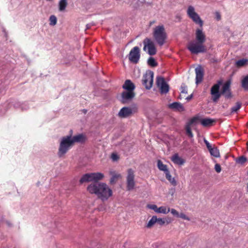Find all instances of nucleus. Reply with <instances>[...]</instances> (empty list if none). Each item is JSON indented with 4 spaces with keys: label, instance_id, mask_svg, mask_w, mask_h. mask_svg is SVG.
<instances>
[{
    "label": "nucleus",
    "instance_id": "f257e3e1",
    "mask_svg": "<svg viewBox=\"0 0 248 248\" xmlns=\"http://www.w3.org/2000/svg\"><path fill=\"white\" fill-rule=\"evenodd\" d=\"M87 191L91 194H95L102 202L106 201L112 195V191L105 183L90 184L87 187Z\"/></svg>",
    "mask_w": 248,
    "mask_h": 248
},
{
    "label": "nucleus",
    "instance_id": "72a5a7b5",
    "mask_svg": "<svg viewBox=\"0 0 248 248\" xmlns=\"http://www.w3.org/2000/svg\"><path fill=\"white\" fill-rule=\"evenodd\" d=\"M241 107V103L239 102H236L235 106L232 108L231 113H232L237 112V110L240 108Z\"/></svg>",
    "mask_w": 248,
    "mask_h": 248
},
{
    "label": "nucleus",
    "instance_id": "de8ad7c7",
    "mask_svg": "<svg viewBox=\"0 0 248 248\" xmlns=\"http://www.w3.org/2000/svg\"><path fill=\"white\" fill-rule=\"evenodd\" d=\"M193 97V94H190V95L188 96L187 97H186V99L187 101H189L190 100V99H192V98Z\"/></svg>",
    "mask_w": 248,
    "mask_h": 248
},
{
    "label": "nucleus",
    "instance_id": "4468645a",
    "mask_svg": "<svg viewBox=\"0 0 248 248\" xmlns=\"http://www.w3.org/2000/svg\"><path fill=\"white\" fill-rule=\"evenodd\" d=\"M132 114V109L129 107H124L119 111L118 116L122 118H127Z\"/></svg>",
    "mask_w": 248,
    "mask_h": 248
},
{
    "label": "nucleus",
    "instance_id": "f8f14e48",
    "mask_svg": "<svg viewBox=\"0 0 248 248\" xmlns=\"http://www.w3.org/2000/svg\"><path fill=\"white\" fill-rule=\"evenodd\" d=\"M135 95L134 92L124 91L121 93L120 101L124 104L129 103L134 98Z\"/></svg>",
    "mask_w": 248,
    "mask_h": 248
},
{
    "label": "nucleus",
    "instance_id": "37998d69",
    "mask_svg": "<svg viewBox=\"0 0 248 248\" xmlns=\"http://www.w3.org/2000/svg\"><path fill=\"white\" fill-rule=\"evenodd\" d=\"M171 213L177 217H178V216L179 215V213L174 209H171Z\"/></svg>",
    "mask_w": 248,
    "mask_h": 248
},
{
    "label": "nucleus",
    "instance_id": "1a4fd4ad",
    "mask_svg": "<svg viewBox=\"0 0 248 248\" xmlns=\"http://www.w3.org/2000/svg\"><path fill=\"white\" fill-rule=\"evenodd\" d=\"M144 45L143 50H146V48L148 49V53L150 55H154L156 53V49L155 44L150 38H146L143 41Z\"/></svg>",
    "mask_w": 248,
    "mask_h": 248
},
{
    "label": "nucleus",
    "instance_id": "a211bd4d",
    "mask_svg": "<svg viewBox=\"0 0 248 248\" xmlns=\"http://www.w3.org/2000/svg\"><path fill=\"white\" fill-rule=\"evenodd\" d=\"M169 108L174 110L183 111L185 110L184 107L183 105L179 102H173L169 105Z\"/></svg>",
    "mask_w": 248,
    "mask_h": 248
},
{
    "label": "nucleus",
    "instance_id": "423d86ee",
    "mask_svg": "<svg viewBox=\"0 0 248 248\" xmlns=\"http://www.w3.org/2000/svg\"><path fill=\"white\" fill-rule=\"evenodd\" d=\"M231 81L228 80L223 85L221 91H219L218 97L215 98L214 96L211 97V100L214 103H217L221 95H223L226 99H231L232 97L231 90Z\"/></svg>",
    "mask_w": 248,
    "mask_h": 248
},
{
    "label": "nucleus",
    "instance_id": "a878e982",
    "mask_svg": "<svg viewBox=\"0 0 248 248\" xmlns=\"http://www.w3.org/2000/svg\"><path fill=\"white\" fill-rule=\"evenodd\" d=\"M247 160V158L244 155L239 156L235 159L236 163L240 164L241 165H244Z\"/></svg>",
    "mask_w": 248,
    "mask_h": 248
},
{
    "label": "nucleus",
    "instance_id": "2eb2a0df",
    "mask_svg": "<svg viewBox=\"0 0 248 248\" xmlns=\"http://www.w3.org/2000/svg\"><path fill=\"white\" fill-rule=\"evenodd\" d=\"M196 83L197 84L201 82L203 79L204 71L202 66L199 65L195 68Z\"/></svg>",
    "mask_w": 248,
    "mask_h": 248
},
{
    "label": "nucleus",
    "instance_id": "864d4df0",
    "mask_svg": "<svg viewBox=\"0 0 248 248\" xmlns=\"http://www.w3.org/2000/svg\"><path fill=\"white\" fill-rule=\"evenodd\" d=\"M179 98L180 99H181V98H182V95H179Z\"/></svg>",
    "mask_w": 248,
    "mask_h": 248
},
{
    "label": "nucleus",
    "instance_id": "a19ab883",
    "mask_svg": "<svg viewBox=\"0 0 248 248\" xmlns=\"http://www.w3.org/2000/svg\"><path fill=\"white\" fill-rule=\"evenodd\" d=\"M119 156L115 153H112L111 155V158L114 161H117L119 159Z\"/></svg>",
    "mask_w": 248,
    "mask_h": 248
},
{
    "label": "nucleus",
    "instance_id": "cd10ccee",
    "mask_svg": "<svg viewBox=\"0 0 248 248\" xmlns=\"http://www.w3.org/2000/svg\"><path fill=\"white\" fill-rule=\"evenodd\" d=\"M241 86L245 91L248 90V75L246 76L242 80Z\"/></svg>",
    "mask_w": 248,
    "mask_h": 248
},
{
    "label": "nucleus",
    "instance_id": "f704fd0d",
    "mask_svg": "<svg viewBox=\"0 0 248 248\" xmlns=\"http://www.w3.org/2000/svg\"><path fill=\"white\" fill-rule=\"evenodd\" d=\"M57 18L55 16L51 15L49 17V21H50L49 24H50V25H51V26L55 25L57 23Z\"/></svg>",
    "mask_w": 248,
    "mask_h": 248
},
{
    "label": "nucleus",
    "instance_id": "6e6552de",
    "mask_svg": "<svg viewBox=\"0 0 248 248\" xmlns=\"http://www.w3.org/2000/svg\"><path fill=\"white\" fill-rule=\"evenodd\" d=\"M187 13L189 17L197 24L202 27L203 25V22L199 16V15L195 12L194 7L189 6L188 8Z\"/></svg>",
    "mask_w": 248,
    "mask_h": 248
},
{
    "label": "nucleus",
    "instance_id": "7ed1b4c3",
    "mask_svg": "<svg viewBox=\"0 0 248 248\" xmlns=\"http://www.w3.org/2000/svg\"><path fill=\"white\" fill-rule=\"evenodd\" d=\"M104 177V175L101 172L86 173L81 177L79 183L81 184L85 182H91L90 184H93L98 183Z\"/></svg>",
    "mask_w": 248,
    "mask_h": 248
},
{
    "label": "nucleus",
    "instance_id": "6ab92c4d",
    "mask_svg": "<svg viewBox=\"0 0 248 248\" xmlns=\"http://www.w3.org/2000/svg\"><path fill=\"white\" fill-rule=\"evenodd\" d=\"M171 161L175 164L182 165L185 163V160L180 157L178 154H175L171 158Z\"/></svg>",
    "mask_w": 248,
    "mask_h": 248
},
{
    "label": "nucleus",
    "instance_id": "603ef678",
    "mask_svg": "<svg viewBox=\"0 0 248 248\" xmlns=\"http://www.w3.org/2000/svg\"><path fill=\"white\" fill-rule=\"evenodd\" d=\"M247 151H248V141L247 142Z\"/></svg>",
    "mask_w": 248,
    "mask_h": 248
},
{
    "label": "nucleus",
    "instance_id": "aec40b11",
    "mask_svg": "<svg viewBox=\"0 0 248 248\" xmlns=\"http://www.w3.org/2000/svg\"><path fill=\"white\" fill-rule=\"evenodd\" d=\"M85 136L83 134H78L73 137H71V140L73 144L75 142L82 143L85 141Z\"/></svg>",
    "mask_w": 248,
    "mask_h": 248
},
{
    "label": "nucleus",
    "instance_id": "4be33fe9",
    "mask_svg": "<svg viewBox=\"0 0 248 248\" xmlns=\"http://www.w3.org/2000/svg\"><path fill=\"white\" fill-rule=\"evenodd\" d=\"M216 120L215 119L206 118L202 119L201 120V124L204 127L210 126L213 125V124L215 123Z\"/></svg>",
    "mask_w": 248,
    "mask_h": 248
},
{
    "label": "nucleus",
    "instance_id": "412c9836",
    "mask_svg": "<svg viewBox=\"0 0 248 248\" xmlns=\"http://www.w3.org/2000/svg\"><path fill=\"white\" fill-rule=\"evenodd\" d=\"M208 151H209L211 155H212L215 157H216V158H219L220 157L219 150L218 149V148L217 146H216L215 145L212 146L208 150Z\"/></svg>",
    "mask_w": 248,
    "mask_h": 248
},
{
    "label": "nucleus",
    "instance_id": "473e14b6",
    "mask_svg": "<svg viewBox=\"0 0 248 248\" xmlns=\"http://www.w3.org/2000/svg\"><path fill=\"white\" fill-rule=\"evenodd\" d=\"M191 125L186 124L185 126V129L186 131V134L188 136V137L192 138L193 137V134L191 131Z\"/></svg>",
    "mask_w": 248,
    "mask_h": 248
},
{
    "label": "nucleus",
    "instance_id": "5fc2aeb1",
    "mask_svg": "<svg viewBox=\"0 0 248 248\" xmlns=\"http://www.w3.org/2000/svg\"><path fill=\"white\" fill-rule=\"evenodd\" d=\"M247 191L248 192V186H247Z\"/></svg>",
    "mask_w": 248,
    "mask_h": 248
},
{
    "label": "nucleus",
    "instance_id": "20e7f679",
    "mask_svg": "<svg viewBox=\"0 0 248 248\" xmlns=\"http://www.w3.org/2000/svg\"><path fill=\"white\" fill-rule=\"evenodd\" d=\"M71 140V134L69 136L63 137L60 144L58 155L60 157L64 155L73 145Z\"/></svg>",
    "mask_w": 248,
    "mask_h": 248
},
{
    "label": "nucleus",
    "instance_id": "c9c22d12",
    "mask_svg": "<svg viewBox=\"0 0 248 248\" xmlns=\"http://www.w3.org/2000/svg\"><path fill=\"white\" fill-rule=\"evenodd\" d=\"M121 176L120 174H114L110 179V183L113 184L115 183L116 180Z\"/></svg>",
    "mask_w": 248,
    "mask_h": 248
},
{
    "label": "nucleus",
    "instance_id": "ea45409f",
    "mask_svg": "<svg viewBox=\"0 0 248 248\" xmlns=\"http://www.w3.org/2000/svg\"><path fill=\"white\" fill-rule=\"evenodd\" d=\"M178 217L186 220H190L189 217L186 216L185 214L183 213L179 214Z\"/></svg>",
    "mask_w": 248,
    "mask_h": 248
},
{
    "label": "nucleus",
    "instance_id": "4d7b16f0",
    "mask_svg": "<svg viewBox=\"0 0 248 248\" xmlns=\"http://www.w3.org/2000/svg\"><path fill=\"white\" fill-rule=\"evenodd\" d=\"M247 175L248 176V171H247Z\"/></svg>",
    "mask_w": 248,
    "mask_h": 248
},
{
    "label": "nucleus",
    "instance_id": "c03bdc74",
    "mask_svg": "<svg viewBox=\"0 0 248 248\" xmlns=\"http://www.w3.org/2000/svg\"><path fill=\"white\" fill-rule=\"evenodd\" d=\"M203 141L207 147V148L208 149V150H209L212 146L206 139H204Z\"/></svg>",
    "mask_w": 248,
    "mask_h": 248
},
{
    "label": "nucleus",
    "instance_id": "09e8293b",
    "mask_svg": "<svg viewBox=\"0 0 248 248\" xmlns=\"http://www.w3.org/2000/svg\"><path fill=\"white\" fill-rule=\"evenodd\" d=\"M91 26L89 24L86 25V29H88L90 28Z\"/></svg>",
    "mask_w": 248,
    "mask_h": 248
},
{
    "label": "nucleus",
    "instance_id": "f03ea898",
    "mask_svg": "<svg viewBox=\"0 0 248 248\" xmlns=\"http://www.w3.org/2000/svg\"><path fill=\"white\" fill-rule=\"evenodd\" d=\"M196 39L197 42H190L187 46V49L194 54L206 52V48L203 44L205 42L206 37L202 29H197L196 31Z\"/></svg>",
    "mask_w": 248,
    "mask_h": 248
},
{
    "label": "nucleus",
    "instance_id": "e433bc0d",
    "mask_svg": "<svg viewBox=\"0 0 248 248\" xmlns=\"http://www.w3.org/2000/svg\"><path fill=\"white\" fill-rule=\"evenodd\" d=\"M166 221V219L164 218H157V221L156 222L159 224L160 225L162 226L163 225ZM167 224H169L170 221L166 220Z\"/></svg>",
    "mask_w": 248,
    "mask_h": 248
},
{
    "label": "nucleus",
    "instance_id": "b1692460",
    "mask_svg": "<svg viewBox=\"0 0 248 248\" xmlns=\"http://www.w3.org/2000/svg\"><path fill=\"white\" fill-rule=\"evenodd\" d=\"M248 64V59H240L235 62V65L237 67H241L244 66Z\"/></svg>",
    "mask_w": 248,
    "mask_h": 248
},
{
    "label": "nucleus",
    "instance_id": "49530a36",
    "mask_svg": "<svg viewBox=\"0 0 248 248\" xmlns=\"http://www.w3.org/2000/svg\"><path fill=\"white\" fill-rule=\"evenodd\" d=\"M216 17L218 20H220L221 18V16H220V14H219V13H218V12L216 13Z\"/></svg>",
    "mask_w": 248,
    "mask_h": 248
},
{
    "label": "nucleus",
    "instance_id": "9b49d317",
    "mask_svg": "<svg viewBox=\"0 0 248 248\" xmlns=\"http://www.w3.org/2000/svg\"><path fill=\"white\" fill-rule=\"evenodd\" d=\"M134 172L132 169L127 170V176L126 177V187L128 190H132L135 186Z\"/></svg>",
    "mask_w": 248,
    "mask_h": 248
},
{
    "label": "nucleus",
    "instance_id": "79ce46f5",
    "mask_svg": "<svg viewBox=\"0 0 248 248\" xmlns=\"http://www.w3.org/2000/svg\"><path fill=\"white\" fill-rule=\"evenodd\" d=\"M215 169L217 173H219L221 170V168L219 164H216L215 166Z\"/></svg>",
    "mask_w": 248,
    "mask_h": 248
},
{
    "label": "nucleus",
    "instance_id": "0eeeda50",
    "mask_svg": "<svg viewBox=\"0 0 248 248\" xmlns=\"http://www.w3.org/2000/svg\"><path fill=\"white\" fill-rule=\"evenodd\" d=\"M154 72L149 70L143 75L142 79V84L147 90H150L153 83Z\"/></svg>",
    "mask_w": 248,
    "mask_h": 248
},
{
    "label": "nucleus",
    "instance_id": "bb28decb",
    "mask_svg": "<svg viewBox=\"0 0 248 248\" xmlns=\"http://www.w3.org/2000/svg\"><path fill=\"white\" fill-rule=\"evenodd\" d=\"M157 167L160 170L164 171L165 173H166L167 171H169L167 169V166L163 164L160 160L157 161Z\"/></svg>",
    "mask_w": 248,
    "mask_h": 248
},
{
    "label": "nucleus",
    "instance_id": "c85d7f7f",
    "mask_svg": "<svg viewBox=\"0 0 248 248\" xmlns=\"http://www.w3.org/2000/svg\"><path fill=\"white\" fill-rule=\"evenodd\" d=\"M67 5V0H61L59 3V8L60 11H64Z\"/></svg>",
    "mask_w": 248,
    "mask_h": 248
},
{
    "label": "nucleus",
    "instance_id": "3c124183",
    "mask_svg": "<svg viewBox=\"0 0 248 248\" xmlns=\"http://www.w3.org/2000/svg\"><path fill=\"white\" fill-rule=\"evenodd\" d=\"M83 112L85 114L86 112H87V110L86 109H83L82 110Z\"/></svg>",
    "mask_w": 248,
    "mask_h": 248
},
{
    "label": "nucleus",
    "instance_id": "f3484780",
    "mask_svg": "<svg viewBox=\"0 0 248 248\" xmlns=\"http://www.w3.org/2000/svg\"><path fill=\"white\" fill-rule=\"evenodd\" d=\"M123 88L125 90V91L134 92L135 86L130 80L127 79L123 85Z\"/></svg>",
    "mask_w": 248,
    "mask_h": 248
},
{
    "label": "nucleus",
    "instance_id": "5701e85b",
    "mask_svg": "<svg viewBox=\"0 0 248 248\" xmlns=\"http://www.w3.org/2000/svg\"><path fill=\"white\" fill-rule=\"evenodd\" d=\"M165 175L166 179L169 181V182L173 186H176L177 185V182L175 181L174 178H172L171 175L170 174L169 171H167L166 172Z\"/></svg>",
    "mask_w": 248,
    "mask_h": 248
},
{
    "label": "nucleus",
    "instance_id": "c756f323",
    "mask_svg": "<svg viewBox=\"0 0 248 248\" xmlns=\"http://www.w3.org/2000/svg\"><path fill=\"white\" fill-rule=\"evenodd\" d=\"M147 64L153 67H155L157 66L158 63L156 62L154 58L152 57H150L149 58V59L147 60Z\"/></svg>",
    "mask_w": 248,
    "mask_h": 248
},
{
    "label": "nucleus",
    "instance_id": "7c9ffc66",
    "mask_svg": "<svg viewBox=\"0 0 248 248\" xmlns=\"http://www.w3.org/2000/svg\"><path fill=\"white\" fill-rule=\"evenodd\" d=\"M156 221L157 217L156 216H153L151 219L149 221L146 227L147 228H151L156 222Z\"/></svg>",
    "mask_w": 248,
    "mask_h": 248
},
{
    "label": "nucleus",
    "instance_id": "2f4dec72",
    "mask_svg": "<svg viewBox=\"0 0 248 248\" xmlns=\"http://www.w3.org/2000/svg\"><path fill=\"white\" fill-rule=\"evenodd\" d=\"M159 89L161 94H166L169 91L170 87L169 84L166 83V84H164V85L161 86Z\"/></svg>",
    "mask_w": 248,
    "mask_h": 248
},
{
    "label": "nucleus",
    "instance_id": "39448f33",
    "mask_svg": "<svg viewBox=\"0 0 248 248\" xmlns=\"http://www.w3.org/2000/svg\"><path fill=\"white\" fill-rule=\"evenodd\" d=\"M153 37L156 43L162 46L165 42L167 38V34L165 32L163 25L156 26L154 30Z\"/></svg>",
    "mask_w": 248,
    "mask_h": 248
},
{
    "label": "nucleus",
    "instance_id": "6e6d98bb",
    "mask_svg": "<svg viewBox=\"0 0 248 248\" xmlns=\"http://www.w3.org/2000/svg\"><path fill=\"white\" fill-rule=\"evenodd\" d=\"M70 133H72V130H70Z\"/></svg>",
    "mask_w": 248,
    "mask_h": 248
},
{
    "label": "nucleus",
    "instance_id": "8fccbe9b",
    "mask_svg": "<svg viewBox=\"0 0 248 248\" xmlns=\"http://www.w3.org/2000/svg\"><path fill=\"white\" fill-rule=\"evenodd\" d=\"M155 21H151L150 23V25H151L153 24L154 23H155Z\"/></svg>",
    "mask_w": 248,
    "mask_h": 248
},
{
    "label": "nucleus",
    "instance_id": "9d476101",
    "mask_svg": "<svg viewBox=\"0 0 248 248\" xmlns=\"http://www.w3.org/2000/svg\"><path fill=\"white\" fill-rule=\"evenodd\" d=\"M140 58V49L138 46L133 47L129 54V60L134 63H137Z\"/></svg>",
    "mask_w": 248,
    "mask_h": 248
},
{
    "label": "nucleus",
    "instance_id": "393cba45",
    "mask_svg": "<svg viewBox=\"0 0 248 248\" xmlns=\"http://www.w3.org/2000/svg\"><path fill=\"white\" fill-rule=\"evenodd\" d=\"M166 83L163 77L158 76L156 78V84L159 89Z\"/></svg>",
    "mask_w": 248,
    "mask_h": 248
},
{
    "label": "nucleus",
    "instance_id": "4c0bfd02",
    "mask_svg": "<svg viewBox=\"0 0 248 248\" xmlns=\"http://www.w3.org/2000/svg\"><path fill=\"white\" fill-rule=\"evenodd\" d=\"M181 93H187V87L184 83H183L181 87Z\"/></svg>",
    "mask_w": 248,
    "mask_h": 248
},
{
    "label": "nucleus",
    "instance_id": "ddd939ff",
    "mask_svg": "<svg viewBox=\"0 0 248 248\" xmlns=\"http://www.w3.org/2000/svg\"><path fill=\"white\" fill-rule=\"evenodd\" d=\"M222 84V81L218 80L217 83L214 84L211 88L210 93L211 97L214 96L215 98L218 97L219 95V88L220 85Z\"/></svg>",
    "mask_w": 248,
    "mask_h": 248
},
{
    "label": "nucleus",
    "instance_id": "dca6fc26",
    "mask_svg": "<svg viewBox=\"0 0 248 248\" xmlns=\"http://www.w3.org/2000/svg\"><path fill=\"white\" fill-rule=\"evenodd\" d=\"M148 207L153 210H154L155 212L158 213H163L164 214H167L170 211V209H168V211L166 210V208L165 206H161L159 208H158L157 206L155 204H150L148 205Z\"/></svg>",
    "mask_w": 248,
    "mask_h": 248
},
{
    "label": "nucleus",
    "instance_id": "58836bf2",
    "mask_svg": "<svg viewBox=\"0 0 248 248\" xmlns=\"http://www.w3.org/2000/svg\"><path fill=\"white\" fill-rule=\"evenodd\" d=\"M198 118L197 117H194L191 119L187 123V124H188L189 125H191L192 124L195 123L197 120Z\"/></svg>",
    "mask_w": 248,
    "mask_h": 248
},
{
    "label": "nucleus",
    "instance_id": "a18cd8bd",
    "mask_svg": "<svg viewBox=\"0 0 248 248\" xmlns=\"http://www.w3.org/2000/svg\"><path fill=\"white\" fill-rule=\"evenodd\" d=\"M5 223L9 227H11L12 226V224L9 221H8V220H6L5 221Z\"/></svg>",
    "mask_w": 248,
    "mask_h": 248
}]
</instances>
